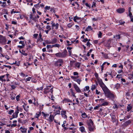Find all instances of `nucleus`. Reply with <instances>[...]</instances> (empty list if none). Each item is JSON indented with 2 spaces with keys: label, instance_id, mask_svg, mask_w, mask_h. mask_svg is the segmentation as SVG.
Here are the masks:
<instances>
[{
  "label": "nucleus",
  "instance_id": "nucleus-27",
  "mask_svg": "<svg viewBox=\"0 0 133 133\" xmlns=\"http://www.w3.org/2000/svg\"><path fill=\"white\" fill-rule=\"evenodd\" d=\"M115 115H112L111 116V119L112 120V122H114L115 121Z\"/></svg>",
  "mask_w": 133,
  "mask_h": 133
},
{
  "label": "nucleus",
  "instance_id": "nucleus-58",
  "mask_svg": "<svg viewBox=\"0 0 133 133\" xmlns=\"http://www.w3.org/2000/svg\"><path fill=\"white\" fill-rule=\"evenodd\" d=\"M20 75L21 76L24 77L25 76V75L24 74V73L23 72H21L20 73Z\"/></svg>",
  "mask_w": 133,
  "mask_h": 133
},
{
  "label": "nucleus",
  "instance_id": "nucleus-48",
  "mask_svg": "<svg viewBox=\"0 0 133 133\" xmlns=\"http://www.w3.org/2000/svg\"><path fill=\"white\" fill-rule=\"evenodd\" d=\"M61 115L62 117L64 118H67V116L65 114H62Z\"/></svg>",
  "mask_w": 133,
  "mask_h": 133
},
{
  "label": "nucleus",
  "instance_id": "nucleus-44",
  "mask_svg": "<svg viewBox=\"0 0 133 133\" xmlns=\"http://www.w3.org/2000/svg\"><path fill=\"white\" fill-rule=\"evenodd\" d=\"M98 101H99L100 102L101 101V102H102V101H104V99H97L95 100V101L97 102Z\"/></svg>",
  "mask_w": 133,
  "mask_h": 133
},
{
  "label": "nucleus",
  "instance_id": "nucleus-42",
  "mask_svg": "<svg viewBox=\"0 0 133 133\" xmlns=\"http://www.w3.org/2000/svg\"><path fill=\"white\" fill-rule=\"evenodd\" d=\"M108 96L109 97H113L114 95H113L111 94V93H109V92L108 93Z\"/></svg>",
  "mask_w": 133,
  "mask_h": 133
},
{
  "label": "nucleus",
  "instance_id": "nucleus-30",
  "mask_svg": "<svg viewBox=\"0 0 133 133\" xmlns=\"http://www.w3.org/2000/svg\"><path fill=\"white\" fill-rule=\"evenodd\" d=\"M19 43L20 44H22V45H23L24 46H25V45L24 41H21L19 42Z\"/></svg>",
  "mask_w": 133,
  "mask_h": 133
},
{
  "label": "nucleus",
  "instance_id": "nucleus-51",
  "mask_svg": "<svg viewBox=\"0 0 133 133\" xmlns=\"http://www.w3.org/2000/svg\"><path fill=\"white\" fill-rule=\"evenodd\" d=\"M24 46L23 45H18L17 47L20 49H22L24 48Z\"/></svg>",
  "mask_w": 133,
  "mask_h": 133
},
{
  "label": "nucleus",
  "instance_id": "nucleus-19",
  "mask_svg": "<svg viewBox=\"0 0 133 133\" xmlns=\"http://www.w3.org/2000/svg\"><path fill=\"white\" fill-rule=\"evenodd\" d=\"M92 29L91 26H88L85 30V31H90Z\"/></svg>",
  "mask_w": 133,
  "mask_h": 133
},
{
  "label": "nucleus",
  "instance_id": "nucleus-4",
  "mask_svg": "<svg viewBox=\"0 0 133 133\" xmlns=\"http://www.w3.org/2000/svg\"><path fill=\"white\" fill-rule=\"evenodd\" d=\"M93 124L92 120L91 119H90L89 122L88 123V129L90 131H93L95 129Z\"/></svg>",
  "mask_w": 133,
  "mask_h": 133
},
{
  "label": "nucleus",
  "instance_id": "nucleus-22",
  "mask_svg": "<svg viewBox=\"0 0 133 133\" xmlns=\"http://www.w3.org/2000/svg\"><path fill=\"white\" fill-rule=\"evenodd\" d=\"M132 108V107L129 105L127 107V111H129Z\"/></svg>",
  "mask_w": 133,
  "mask_h": 133
},
{
  "label": "nucleus",
  "instance_id": "nucleus-7",
  "mask_svg": "<svg viewBox=\"0 0 133 133\" xmlns=\"http://www.w3.org/2000/svg\"><path fill=\"white\" fill-rule=\"evenodd\" d=\"M73 85L75 90L77 92L80 93L81 92V90L76 84L74 83L73 84Z\"/></svg>",
  "mask_w": 133,
  "mask_h": 133
},
{
  "label": "nucleus",
  "instance_id": "nucleus-38",
  "mask_svg": "<svg viewBox=\"0 0 133 133\" xmlns=\"http://www.w3.org/2000/svg\"><path fill=\"white\" fill-rule=\"evenodd\" d=\"M55 47H57L58 48L61 47V45L58 44H56L54 45Z\"/></svg>",
  "mask_w": 133,
  "mask_h": 133
},
{
  "label": "nucleus",
  "instance_id": "nucleus-45",
  "mask_svg": "<svg viewBox=\"0 0 133 133\" xmlns=\"http://www.w3.org/2000/svg\"><path fill=\"white\" fill-rule=\"evenodd\" d=\"M32 48V47L31 46L29 45L28 46H27V47L26 48V50L28 51H29V50H30V49Z\"/></svg>",
  "mask_w": 133,
  "mask_h": 133
},
{
  "label": "nucleus",
  "instance_id": "nucleus-35",
  "mask_svg": "<svg viewBox=\"0 0 133 133\" xmlns=\"http://www.w3.org/2000/svg\"><path fill=\"white\" fill-rule=\"evenodd\" d=\"M46 28L47 29V30H50L51 29L50 26L49 25H48L47 26Z\"/></svg>",
  "mask_w": 133,
  "mask_h": 133
},
{
  "label": "nucleus",
  "instance_id": "nucleus-20",
  "mask_svg": "<svg viewBox=\"0 0 133 133\" xmlns=\"http://www.w3.org/2000/svg\"><path fill=\"white\" fill-rule=\"evenodd\" d=\"M120 84L118 83H117L115 85V88L116 89H118L120 87Z\"/></svg>",
  "mask_w": 133,
  "mask_h": 133
},
{
  "label": "nucleus",
  "instance_id": "nucleus-46",
  "mask_svg": "<svg viewBox=\"0 0 133 133\" xmlns=\"http://www.w3.org/2000/svg\"><path fill=\"white\" fill-rule=\"evenodd\" d=\"M10 98L12 100H14L15 99V97L14 95H12L11 97Z\"/></svg>",
  "mask_w": 133,
  "mask_h": 133
},
{
  "label": "nucleus",
  "instance_id": "nucleus-56",
  "mask_svg": "<svg viewBox=\"0 0 133 133\" xmlns=\"http://www.w3.org/2000/svg\"><path fill=\"white\" fill-rule=\"evenodd\" d=\"M46 48L48 49L49 48H51V45H47L46 46Z\"/></svg>",
  "mask_w": 133,
  "mask_h": 133
},
{
  "label": "nucleus",
  "instance_id": "nucleus-25",
  "mask_svg": "<svg viewBox=\"0 0 133 133\" xmlns=\"http://www.w3.org/2000/svg\"><path fill=\"white\" fill-rule=\"evenodd\" d=\"M108 103L107 102L105 101L101 105V106H105L108 105Z\"/></svg>",
  "mask_w": 133,
  "mask_h": 133
},
{
  "label": "nucleus",
  "instance_id": "nucleus-50",
  "mask_svg": "<svg viewBox=\"0 0 133 133\" xmlns=\"http://www.w3.org/2000/svg\"><path fill=\"white\" fill-rule=\"evenodd\" d=\"M50 9V6H46L45 8V9L46 10H49Z\"/></svg>",
  "mask_w": 133,
  "mask_h": 133
},
{
  "label": "nucleus",
  "instance_id": "nucleus-21",
  "mask_svg": "<svg viewBox=\"0 0 133 133\" xmlns=\"http://www.w3.org/2000/svg\"><path fill=\"white\" fill-rule=\"evenodd\" d=\"M89 86H86L84 89V90L83 91H88L89 89Z\"/></svg>",
  "mask_w": 133,
  "mask_h": 133
},
{
  "label": "nucleus",
  "instance_id": "nucleus-41",
  "mask_svg": "<svg viewBox=\"0 0 133 133\" xmlns=\"http://www.w3.org/2000/svg\"><path fill=\"white\" fill-rule=\"evenodd\" d=\"M131 122V121L130 120H129L127 121H126L125 122V123L127 124L128 125Z\"/></svg>",
  "mask_w": 133,
  "mask_h": 133
},
{
  "label": "nucleus",
  "instance_id": "nucleus-64",
  "mask_svg": "<svg viewBox=\"0 0 133 133\" xmlns=\"http://www.w3.org/2000/svg\"><path fill=\"white\" fill-rule=\"evenodd\" d=\"M130 17L131 19V21L133 22V16H131Z\"/></svg>",
  "mask_w": 133,
  "mask_h": 133
},
{
  "label": "nucleus",
  "instance_id": "nucleus-14",
  "mask_svg": "<svg viewBox=\"0 0 133 133\" xmlns=\"http://www.w3.org/2000/svg\"><path fill=\"white\" fill-rule=\"evenodd\" d=\"M54 118V116L53 115H50L49 116V121L50 122H52L53 121Z\"/></svg>",
  "mask_w": 133,
  "mask_h": 133
},
{
  "label": "nucleus",
  "instance_id": "nucleus-8",
  "mask_svg": "<svg viewBox=\"0 0 133 133\" xmlns=\"http://www.w3.org/2000/svg\"><path fill=\"white\" fill-rule=\"evenodd\" d=\"M51 24L52 25V29H54V27H55V29H57L58 28L59 26V24L58 23L55 24L54 23L53 21L51 22Z\"/></svg>",
  "mask_w": 133,
  "mask_h": 133
},
{
  "label": "nucleus",
  "instance_id": "nucleus-3",
  "mask_svg": "<svg viewBox=\"0 0 133 133\" xmlns=\"http://www.w3.org/2000/svg\"><path fill=\"white\" fill-rule=\"evenodd\" d=\"M44 90L43 92L44 94H47L49 92H51V94H52L53 88L51 87V86H46V87L44 89Z\"/></svg>",
  "mask_w": 133,
  "mask_h": 133
},
{
  "label": "nucleus",
  "instance_id": "nucleus-9",
  "mask_svg": "<svg viewBox=\"0 0 133 133\" xmlns=\"http://www.w3.org/2000/svg\"><path fill=\"white\" fill-rule=\"evenodd\" d=\"M44 6V5L43 4L40 5L39 4H37L34 5V7L38 9H39L40 7H41L42 8H43Z\"/></svg>",
  "mask_w": 133,
  "mask_h": 133
},
{
  "label": "nucleus",
  "instance_id": "nucleus-57",
  "mask_svg": "<svg viewBox=\"0 0 133 133\" xmlns=\"http://www.w3.org/2000/svg\"><path fill=\"white\" fill-rule=\"evenodd\" d=\"M3 66H4L5 67L9 68L10 69L11 68V67L10 66L4 65Z\"/></svg>",
  "mask_w": 133,
  "mask_h": 133
},
{
  "label": "nucleus",
  "instance_id": "nucleus-16",
  "mask_svg": "<svg viewBox=\"0 0 133 133\" xmlns=\"http://www.w3.org/2000/svg\"><path fill=\"white\" fill-rule=\"evenodd\" d=\"M75 66L77 67L78 69L80 68V66L81 65V63L78 62H76L75 64Z\"/></svg>",
  "mask_w": 133,
  "mask_h": 133
},
{
  "label": "nucleus",
  "instance_id": "nucleus-43",
  "mask_svg": "<svg viewBox=\"0 0 133 133\" xmlns=\"http://www.w3.org/2000/svg\"><path fill=\"white\" fill-rule=\"evenodd\" d=\"M102 33L101 32V31H99V34H98V37H99L101 38L102 36Z\"/></svg>",
  "mask_w": 133,
  "mask_h": 133
},
{
  "label": "nucleus",
  "instance_id": "nucleus-28",
  "mask_svg": "<svg viewBox=\"0 0 133 133\" xmlns=\"http://www.w3.org/2000/svg\"><path fill=\"white\" fill-rule=\"evenodd\" d=\"M94 75H95V77L97 79V81H98V79H100L98 77V74L97 73L95 72V73Z\"/></svg>",
  "mask_w": 133,
  "mask_h": 133
},
{
  "label": "nucleus",
  "instance_id": "nucleus-11",
  "mask_svg": "<svg viewBox=\"0 0 133 133\" xmlns=\"http://www.w3.org/2000/svg\"><path fill=\"white\" fill-rule=\"evenodd\" d=\"M125 9L124 8H121L117 9V12L120 14H121L123 13L125 11Z\"/></svg>",
  "mask_w": 133,
  "mask_h": 133
},
{
  "label": "nucleus",
  "instance_id": "nucleus-12",
  "mask_svg": "<svg viewBox=\"0 0 133 133\" xmlns=\"http://www.w3.org/2000/svg\"><path fill=\"white\" fill-rule=\"evenodd\" d=\"M20 130H21V132L23 133H26V132L27 129L25 128L24 127H21L20 128Z\"/></svg>",
  "mask_w": 133,
  "mask_h": 133
},
{
  "label": "nucleus",
  "instance_id": "nucleus-52",
  "mask_svg": "<svg viewBox=\"0 0 133 133\" xmlns=\"http://www.w3.org/2000/svg\"><path fill=\"white\" fill-rule=\"evenodd\" d=\"M43 89V87H41L39 88H37V89L38 91L42 90Z\"/></svg>",
  "mask_w": 133,
  "mask_h": 133
},
{
  "label": "nucleus",
  "instance_id": "nucleus-40",
  "mask_svg": "<svg viewBox=\"0 0 133 133\" xmlns=\"http://www.w3.org/2000/svg\"><path fill=\"white\" fill-rule=\"evenodd\" d=\"M96 3L95 2H93L91 6V8H93L94 6L95 7H96Z\"/></svg>",
  "mask_w": 133,
  "mask_h": 133
},
{
  "label": "nucleus",
  "instance_id": "nucleus-1",
  "mask_svg": "<svg viewBox=\"0 0 133 133\" xmlns=\"http://www.w3.org/2000/svg\"><path fill=\"white\" fill-rule=\"evenodd\" d=\"M98 81L100 87L102 88L104 93L105 94H107L109 92V90L103 83L102 79H98Z\"/></svg>",
  "mask_w": 133,
  "mask_h": 133
},
{
  "label": "nucleus",
  "instance_id": "nucleus-53",
  "mask_svg": "<svg viewBox=\"0 0 133 133\" xmlns=\"http://www.w3.org/2000/svg\"><path fill=\"white\" fill-rule=\"evenodd\" d=\"M3 4L1 5L3 7H5V6L6 5V2H3L2 3Z\"/></svg>",
  "mask_w": 133,
  "mask_h": 133
},
{
  "label": "nucleus",
  "instance_id": "nucleus-61",
  "mask_svg": "<svg viewBox=\"0 0 133 133\" xmlns=\"http://www.w3.org/2000/svg\"><path fill=\"white\" fill-rule=\"evenodd\" d=\"M32 18V13H31V14L30 15L29 18L30 20H31Z\"/></svg>",
  "mask_w": 133,
  "mask_h": 133
},
{
  "label": "nucleus",
  "instance_id": "nucleus-2",
  "mask_svg": "<svg viewBox=\"0 0 133 133\" xmlns=\"http://www.w3.org/2000/svg\"><path fill=\"white\" fill-rule=\"evenodd\" d=\"M68 52L66 50H64L62 52H59L55 54L56 56L57 57L64 58L66 57L67 55Z\"/></svg>",
  "mask_w": 133,
  "mask_h": 133
},
{
  "label": "nucleus",
  "instance_id": "nucleus-34",
  "mask_svg": "<svg viewBox=\"0 0 133 133\" xmlns=\"http://www.w3.org/2000/svg\"><path fill=\"white\" fill-rule=\"evenodd\" d=\"M42 35L41 34V33H40L39 35L38 36V38H39V40H41L42 41L43 40V39L42 38Z\"/></svg>",
  "mask_w": 133,
  "mask_h": 133
},
{
  "label": "nucleus",
  "instance_id": "nucleus-6",
  "mask_svg": "<svg viewBox=\"0 0 133 133\" xmlns=\"http://www.w3.org/2000/svg\"><path fill=\"white\" fill-rule=\"evenodd\" d=\"M6 41L5 38L2 36L0 35V43L3 45L6 44Z\"/></svg>",
  "mask_w": 133,
  "mask_h": 133
},
{
  "label": "nucleus",
  "instance_id": "nucleus-59",
  "mask_svg": "<svg viewBox=\"0 0 133 133\" xmlns=\"http://www.w3.org/2000/svg\"><path fill=\"white\" fill-rule=\"evenodd\" d=\"M22 106H23V108H24V109L26 111V112H27L28 111V110H29L28 109H26V108H25V106L24 105H23Z\"/></svg>",
  "mask_w": 133,
  "mask_h": 133
},
{
  "label": "nucleus",
  "instance_id": "nucleus-36",
  "mask_svg": "<svg viewBox=\"0 0 133 133\" xmlns=\"http://www.w3.org/2000/svg\"><path fill=\"white\" fill-rule=\"evenodd\" d=\"M112 40V39H110L108 40V45L107 46H109L110 45V44L111 41Z\"/></svg>",
  "mask_w": 133,
  "mask_h": 133
},
{
  "label": "nucleus",
  "instance_id": "nucleus-18",
  "mask_svg": "<svg viewBox=\"0 0 133 133\" xmlns=\"http://www.w3.org/2000/svg\"><path fill=\"white\" fill-rule=\"evenodd\" d=\"M79 129L81 131L83 132L85 131V129L83 126H82L79 128Z\"/></svg>",
  "mask_w": 133,
  "mask_h": 133
},
{
  "label": "nucleus",
  "instance_id": "nucleus-62",
  "mask_svg": "<svg viewBox=\"0 0 133 133\" xmlns=\"http://www.w3.org/2000/svg\"><path fill=\"white\" fill-rule=\"evenodd\" d=\"M56 115L59 114H60V111L59 110L56 111Z\"/></svg>",
  "mask_w": 133,
  "mask_h": 133
},
{
  "label": "nucleus",
  "instance_id": "nucleus-39",
  "mask_svg": "<svg viewBox=\"0 0 133 133\" xmlns=\"http://www.w3.org/2000/svg\"><path fill=\"white\" fill-rule=\"evenodd\" d=\"M20 97V95H17L16 97V99L17 101H18L19 100V98Z\"/></svg>",
  "mask_w": 133,
  "mask_h": 133
},
{
  "label": "nucleus",
  "instance_id": "nucleus-37",
  "mask_svg": "<svg viewBox=\"0 0 133 133\" xmlns=\"http://www.w3.org/2000/svg\"><path fill=\"white\" fill-rule=\"evenodd\" d=\"M14 112V110H11L10 111H9L8 114L10 115H11L12 113Z\"/></svg>",
  "mask_w": 133,
  "mask_h": 133
},
{
  "label": "nucleus",
  "instance_id": "nucleus-60",
  "mask_svg": "<svg viewBox=\"0 0 133 133\" xmlns=\"http://www.w3.org/2000/svg\"><path fill=\"white\" fill-rule=\"evenodd\" d=\"M31 78V77H29L28 78H26L25 79L27 81H29L30 80Z\"/></svg>",
  "mask_w": 133,
  "mask_h": 133
},
{
  "label": "nucleus",
  "instance_id": "nucleus-49",
  "mask_svg": "<svg viewBox=\"0 0 133 133\" xmlns=\"http://www.w3.org/2000/svg\"><path fill=\"white\" fill-rule=\"evenodd\" d=\"M87 46H88V47H90V45H91V44L88 41L86 44Z\"/></svg>",
  "mask_w": 133,
  "mask_h": 133
},
{
  "label": "nucleus",
  "instance_id": "nucleus-32",
  "mask_svg": "<svg viewBox=\"0 0 133 133\" xmlns=\"http://www.w3.org/2000/svg\"><path fill=\"white\" fill-rule=\"evenodd\" d=\"M118 23H119V24L122 25L124 24L125 22L123 21L122 20H120L119 21Z\"/></svg>",
  "mask_w": 133,
  "mask_h": 133
},
{
  "label": "nucleus",
  "instance_id": "nucleus-24",
  "mask_svg": "<svg viewBox=\"0 0 133 133\" xmlns=\"http://www.w3.org/2000/svg\"><path fill=\"white\" fill-rule=\"evenodd\" d=\"M41 114V111L37 112L36 114V118H38V117L40 116Z\"/></svg>",
  "mask_w": 133,
  "mask_h": 133
},
{
  "label": "nucleus",
  "instance_id": "nucleus-63",
  "mask_svg": "<svg viewBox=\"0 0 133 133\" xmlns=\"http://www.w3.org/2000/svg\"><path fill=\"white\" fill-rule=\"evenodd\" d=\"M74 75H78V73L77 72H75L73 73Z\"/></svg>",
  "mask_w": 133,
  "mask_h": 133
},
{
  "label": "nucleus",
  "instance_id": "nucleus-13",
  "mask_svg": "<svg viewBox=\"0 0 133 133\" xmlns=\"http://www.w3.org/2000/svg\"><path fill=\"white\" fill-rule=\"evenodd\" d=\"M98 85L97 82H96V85H92L91 87V89L93 91L95 89L97 88V86Z\"/></svg>",
  "mask_w": 133,
  "mask_h": 133
},
{
  "label": "nucleus",
  "instance_id": "nucleus-26",
  "mask_svg": "<svg viewBox=\"0 0 133 133\" xmlns=\"http://www.w3.org/2000/svg\"><path fill=\"white\" fill-rule=\"evenodd\" d=\"M74 80L76 81L79 85L80 84V83L82 81V80L81 79H77V80L74 79Z\"/></svg>",
  "mask_w": 133,
  "mask_h": 133
},
{
  "label": "nucleus",
  "instance_id": "nucleus-15",
  "mask_svg": "<svg viewBox=\"0 0 133 133\" xmlns=\"http://www.w3.org/2000/svg\"><path fill=\"white\" fill-rule=\"evenodd\" d=\"M57 42V39L56 38H54L52 40L51 42H50L49 43H48V44H54Z\"/></svg>",
  "mask_w": 133,
  "mask_h": 133
},
{
  "label": "nucleus",
  "instance_id": "nucleus-31",
  "mask_svg": "<svg viewBox=\"0 0 133 133\" xmlns=\"http://www.w3.org/2000/svg\"><path fill=\"white\" fill-rule=\"evenodd\" d=\"M115 36L116 37V39H119L120 38V35H116L115 36V35H114L113 38H115Z\"/></svg>",
  "mask_w": 133,
  "mask_h": 133
},
{
  "label": "nucleus",
  "instance_id": "nucleus-47",
  "mask_svg": "<svg viewBox=\"0 0 133 133\" xmlns=\"http://www.w3.org/2000/svg\"><path fill=\"white\" fill-rule=\"evenodd\" d=\"M85 5L87 7L89 8H90L91 7V5L90 4H89L88 3H85Z\"/></svg>",
  "mask_w": 133,
  "mask_h": 133
},
{
  "label": "nucleus",
  "instance_id": "nucleus-29",
  "mask_svg": "<svg viewBox=\"0 0 133 133\" xmlns=\"http://www.w3.org/2000/svg\"><path fill=\"white\" fill-rule=\"evenodd\" d=\"M64 101L65 102H71L72 101L68 99L65 98L64 99Z\"/></svg>",
  "mask_w": 133,
  "mask_h": 133
},
{
  "label": "nucleus",
  "instance_id": "nucleus-33",
  "mask_svg": "<svg viewBox=\"0 0 133 133\" xmlns=\"http://www.w3.org/2000/svg\"><path fill=\"white\" fill-rule=\"evenodd\" d=\"M103 56L106 59L108 58V54H104L103 55Z\"/></svg>",
  "mask_w": 133,
  "mask_h": 133
},
{
  "label": "nucleus",
  "instance_id": "nucleus-17",
  "mask_svg": "<svg viewBox=\"0 0 133 133\" xmlns=\"http://www.w3.org/2000/svg\"><path fill=\"white\" fill-rule=\"evenodd\" d=\"M5 77V75H2L0 76V80L2 82L6 81V80L5 79H3V78H4Z\"/></svg>",
  "mask_w": 133,
  "mask_h": 133
},
{
  "label": "nucleus",
  "instance_id": "nucleus-54",
  "mask_svg": "<svg viewBox=\"0 0 133 133\" xmlns=\"http://www.w3.org/2000/svg\"><path fill=\"white\" fill-rule=\"evenodd\" d=\"M12 24L15 25L16 24H17V22L16 21H12Z\"/></svg>",
  "mask_w": 133,
  "mask_h": 133
},
{
  "label": "nucleus",
  "instance_id": "nucleus-5",
  "mask_svg": "<svg viewBox=\"0 0 133 133\" xmlns=\"http://www.w3.org/2000/svg\"><path fill=\"white\" fill-rule=\"evenodd\" d=\"M63 63V60L61 59H58L57 61L55 62L54 65L55 66H60L62 65V64Z\"/></svg>",
  "mask_w": 133,
  "mask_h": 133
},
{
  "label": "nucleus",
  "instance_id": "nucleus-55",
  "mask_svg": "<svg viewBox=\"0 0 133 133\" xmlns=\"http://www.w3.org/2000/svg\"><path fill=\"white\" fill-rule=\"evenodd\" d=\"M88 40V39L87 38L85 39L84 38L83 41V42L84 43H86Z\"/></svg>",
  "mask_w": 133,
  "mask_h": 133
},
{
  "label": "nucleus",
  "instance_id": "nucleus-10",
  "mask_svg": "<svg viewBox=\"0 0 133 133\" xmlns=\"http://www.w3.org/2000/svg\"><path fill=\"white\" fill-rule=\"evenodd\" d=\"M19 110L17 108V110L12 115L13 118H16L18 117V115L19 113Z\"/></svg>",
  "mask_w": 133,
  "mask_h": 133
},
{
  "label": "nucleus",
  "instance_id": "nucleus-23",
  "mask_svg": "<svg viewBox=\"0 0 133 133\" xmlns=\"http://www.w3.org/2000/svg\"><path fill=\"white\" fill-rule=\"evenodd\" d=\"M81 116L82 118H86L87 117V116L85 112H84L82 114Z\"/></svg>",
  "mask_w": 133,
  "mask_h": 133
}]
</instances>
